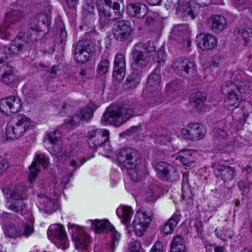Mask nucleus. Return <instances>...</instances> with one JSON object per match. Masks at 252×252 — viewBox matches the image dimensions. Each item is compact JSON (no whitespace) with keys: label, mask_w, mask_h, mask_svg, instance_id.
Returning <instances> with one entry per match:
<instances>
[{"label":"nucleus","mask_w":252,"mask_h":252,"mask_svg":"<svg viewBox=\"0 0 252 252\" xmlns=\"http://www.w3.org/2000/svg\"><path fill=\"white\" fill-rule=\"evenodd\" d=\"M121 212L123 217L122 222L126 224L127 223L133 213L132 208L129 206H122L117 210V213L119 216L120 212Z\"/></svg>","instance_id":"c9c22d12"},{"label":"nucleus","mask_w":252,"mask_h":252,"mask_svg":"<svg viewBox=\"0 0 252 252\" xmlns=\"http://www.w3.org/2000/svg\"><path fill=\"white\" fill-rule=\"evenodd\" d=\"M141 72H133L126 79L125 86L126 89H134L140 83Z\"/></svg>","instance_id":"72a5a7b5"},{"label":"nucleus","mask_w":252,"mask_h":252,"mask_svg":"<svg viewBox=\"0 0 252 252\" xmlns=\"http://www.w3.org/2000/svg\"><path fill=\"white\" fill-rule=\"evenodd\" d=\"M196 41L198 47L202 50H212L216 46L217 43L215 36L210 33L198 34Z\"/></svg>","instance_id":"4be33fe9"},{"label":"nucleus","mask_w":252,"mask_h":252,"mask_svg":"<svg viewBox=\"0 0 252 252\" xmlns=\"http://www.w3.org/2000/svg\"><path fill=\"white\" fill-rule=\"evenodd\" d=\"M155 142L160 145H165L171 141V137L166 132L163 131L161 134L159 133L154 138Z\"/></svg>","instance_id":"3c124183"},{"label":"nucleus","mask_w":252,"mask_h":252,"mask_svg":"<svg viewBox=\"0 0 252 252\" xmlns=\"http://www.w3.org/2000/svg\"><path fill=\"white\" fill-rule=\"evenodd\" d=\"M150 252H164L163 245L160 242L157 241L152 246Z\"/></svg>","instance_id":"052dcab7"},{"label":"nucleus","mask_w":252,"mask_h":252,"mask_svg":"<svg viewBox=\"0 0 252 252\" xmlns=\"http://www.w3.org/2000/svg\"><path fill=\"white\" fill-rule=\"evenodd\" d=\"M134 31L130 21L121 20L114 24L113 34L117 40L123 42L130 39Z\"/></svg>","instance_id":"6e6552de"},{"label":"nucleus","mask_w":252,"mask_h":252,"mask_svg":"<svg viewBox=\"0 0 252 252\" xmlns=\"http://www.w3.org/2000/svg\"><path fill=\"white\" fill-rule=\"evenodd\" d=\"M191 153L189 151L180 152L178 155L176 157V159L179 160L180 162L185 166H190L193 162L190 161V158Z\"/></svg>","instance_id":"e433bc0d"},{"label":"nucleus","mask_w":252,"mask_h":252,"mask_svg":"<svg viewBox=\"0 0 252 252\" xmlns=\"http://www.w3.org/2000/svg\"><path fill=\"white\" fill-rule=\"evenodd\" d=\"M60 133L58 130H55L53 132L49 133L46 138V140H48L51 144L53 145V148L55 149V152L57 154H59L60 152L61 148L58 144L60 141Z\"/></svg>","instance_id":"f704fd0d"},{"label":"nucleus","mask_w":252,"mask_h":252,"mask_svg":"<svg viewBox=\"0 0 252 252\" xmlns=\"http://www.w3.org/2000/svg\"><path fill=\"white\" fill-rule=\"evenodd\" d=\"M92 224L97 233L108 232L110 233L111 242L110 245V252H114L116 245L118 244L120 234L116 231L114 227L108 220H91Z\"/></svg>","instance_id":"423d86ee"},{"label":"nucleus","mask_w":252,"mask_h":252,"mask_svg":"<svg viewBox=\"0 0 252 252\" xmlns=\"http://www.w3.org/2000/svg\"><path fill=\"white\" fill-rule=\"evenodd\" d=\"M16 123L13 119L7 125L6 136L7 140H14L16 139L15 127Z\"/></svg>","instance_id":"79ce46f5"},{"label":"nucleus","mask_w":252,"mask_h":252,"mask_svg":"<svg viewBox=\"0 0 252 252\" xmlns=\"http://www.w3.org/2000/svg\"><path fill=\"white\" fill-rule=\"evenodd\" d=\"M182 80L175 79L171 81L166 86V90L169 94L177 92L182 87Z\"/></svg>","instance_id":"a18cd8bd"},{"label":"nucleus","mask_w":252,"mask_h":252,"mask_svg":"<svg viewBox=\"0 0 252 252\" xmlns=\"http://www.w3.org/2000/svg\"><path fill=\"white\" fill-rule=\"evenodd\" d=\"M16 50V42L13 40L12 43L7 48L0 49V64L4 62L6 59L14 58Z\"/></svg>","instance_id":"c85d7f7f"},{"label":"nucleus","mask_w":252,"mask_h":252,"mask_svg":"<svg viewBox=\"0 0 252 252\" xmlns=\"http://www.w3.org/2000/svg\"><path fill=\"white\" fill-rule=\"evenodd\" d=\"M67 7L70 9H75L78 3V0H65Z\"/></svg>","instance_id":"e2e57ef3"},{"label":"nucleus","mask_w":252,"mask_h":252,"mask_svg":"<svg viewBox=\"0 0 252 252\" xmlns=\"http://www.w3.org/2000/svg\"><path fill=\"white\" fill-rule=\"evenodd\" d=\"M15 101V96H10L0 100V111L3 113L12 116L15 113L13 104Z\"/></svg>","instance_id":"bb28decb"},{"label":"nucleus","mask_w":252,"mask_h":252,"mask_svg":"<svg viewBox=\"0 0 252 252\" xmlns=\"http://www.w3.org/2000/svg\"><path fill=\"white\" fill-rule=\"evenodd\" d=\"M95 41L89 40H81L74 47V58L80 63H84L93 57L96 52L97 47Z\"/></svg>","instance_id":"20e7f679"},{"label":"nucleus","mask_w":252,"mask_h":252,"mask_svg":"<svg viewBox=\"0 0 252 252\" xmlns=\"http://www.w3.org/2000/svg\"><path fill=\"white\" fill-rule=\"evenodd\" d=\"M68 228L76 249L83 250L85 252H86L87 247L89 242V236L84 232L82 228L74 224H69Z\"/></svg>","instance_id":"9b49d317"},{"label":"nucleus","mask_w":252,"mask_h":252,"mask_svg":"<svg viewBox=\"0 0 252 252\" xmlns=\"http://www.w3.org/2000/svg\"><path fill=\"white\" fill-rule=\"evenodd\" d=\"M182 190V197L183 199H185L186 198L188 197V195L191 193L188 175L186 173H183Z\"/></svg>","instance_id":"58836bf2"},{"label":"nucleus","mask_w":252,"mask_h":252,"mask_svg":"<svg viewBox=\"0 0 252 252\" xmlns=\"http://www.w3.org/2000/svg\"><path fill=\"white\" fill-rule=\"evenodd\" d=\"M2 190L7 200V207L14 210L16 208V185L7 186Z\"/></svg>","instance_id":"a878e982"},{"label":"nucleus","mask_w":252,"mask_h":252,"mask_svg":"<svg viewBox=\"0 0 252 252\" xmlns=\"http://www.w3.org/2000/svg\"><path fill=\"white\" fill-rule=\"evenodd\" d=\"M134 115L133 110L127 105L110 107L103 114L102 123L119 126Z\"/></svg>","instance_id":"7ed1b4c3"},{"label":"nucleus","mask_w":252,"mask_h":252,"mask_svg":"<svg viewBox=\"0 0 252 252\" xmlns=\"http://www.w3.org/2000/svg\"><path fill=\"white\" fill-rule=\"evenodd\" d=\"M157 174L162 180L173 181L178 178L177 171L166 162H160L156 165Z\"/></svg>","instance_id":"dca6fc26"},{"label":"nucleus","mask_w":252,"mask_h":252,"mask_svg":"<svg viewBox=\"0 0 252 252\" xmlns=\"http://www.w3.org/2000/svg\"><path fill=\"white\" fill-rule=\"evenodd\" d=\"M94 8V4L91 3L90 4H86L83 7V9L89 13H92Z\"/></svg>","instance_id":"338daca9"},{"label":"nucleus","mask_w":252,"mask_h":252,"mask_svg":"<svg viewBox=\"0 0 252 252\" xmlns=\"http://www.w3.org/2000/svg\"><path fill=\"white\" fill-rule=\"evenodd\" d=\"M109 134V132L106 129H98L88 131L86 139L89 147L96 150L108 141Z\"/></svg>","instance_id":"1a4fd4ad"},{"label":"nucleus","mask_w":252,"mask_h":252,"mask_svg":"<svg viewBox=\"0 0 252 252\" xmlns=\"http://www.w3.org/2000/svg\"><path fill=\"white\" fill-rule=\"evenodd\" d=\"M110 64V61L104 59L101 60L98 63L97 67V72L100 75H103L106 74L109 70Z\"/></svg>","instance_id":"de8ad7c7"},{"label":"nucleus","mask_w":252,"mask_h":252,"mask_svg":"<svg viewBox=\"0 0 252 252\" xmlns=\"http://www.w3.org/2000/svg\"><path fill=\"white\" fill-rule=\"evenodd\" d=\"M99 22L102 26L108 23L109 21L119 19L122 15L120 4L114 0H97Z\"/></svg>","instance_id":"f03ea898"},{"label":"nucleus","mask_w":252,"mask_h":252,"mask_svg":"<svg viewBox=\"0 0 252 252\" xmlns=\"http://www.w3.org/2000/svg\"><path fill=\"white\" fill-rule=\"evenodd\" d=\"M117 160L122 168L134 169L140 162V154L132 148H123L118 153Z\"/></svg>","instance_id":"39448f33"},{"label":"nucleus","mask_w":252,"mask_h":252,"mask_svg":"<svg viewBox=\"0 0 252 252\" xmlns=\"http://www.w3.org/2000/svg\"><path fill=\"white\" fill-rule=\"evenodd\" d=\"M218 229H216L215 233L217 235L218 237H220L221 239L223 241H227L229 239H231L232 237V232L230 230H223V234L219 235Z\"/></svg>","instance_id":"6e6d98bb"},{"label":"nucleus","mask_w":252,"mask_h":252,"mask_svg":"<svg viewBox=\"0 0 252 252\" xmlns=\"http://www.w3.org/2000/svg\"><path fill=\"white\" fill-rule=\"evenodd\" d=\"M136 167L134 169H130L131 171L129 173L132 179L134 181H137L140 180L142 178V172L136 170Z\"/></svg>","instance_id":"4d7b16f0"},{"label":"nucleus","mask_w":252,"mask_h":252,"mask_svg":"<svg viewBox=\"0 0 252 252\" xmlns=\"http://www.w3.org/2000/svg\"><path fill=\"white\" fill-rule=\"evenodd\" d=\"M234 83L227 82L223 86L222 91L228 95L224 101V106L228 110L237 108L241 101V94H250L252 91V84L248 81V77L241 70H237L232 75Z\"/></svg>","instance_id":"f257e3e1"},{"label":"nucleus","mask_w":252,"mask_h":252,"mask_svg":"<svg viewBox=\"0 0 252 252\" xmlns=\"http://www.w3.org/2000/svg\"><path fill=\"white\" fill-rule=\"evenodd\" d=\"M156 56L153 57L155 62L158 63L157 66L161 68V66L164 65L165 61L166 60V56L164 51L162 49L158 50L157 53H154Z\"/></svg>","instance_id":"49530a36"},{"label":"nucleus","mask_w":252,"mask_h":252,"mask_svg":"<svg viewBox=\"0 0 252 252\" xmlns=\"http://www.w3.org/2000/svg\"><path fill=\"white\" fill-rule=\"evenodd\" d=\"M57 30L60 38V43L61 44L63 43L67 39V34L63 21H59L57 23Z\"/></svg>","instance_id":"37998d69"},{"label":"nucleus","mask_w":252,"mask_h":252,"mask_svg":"<svg viewBox=\"0 0 252 252\" xmlns=\"http://www.w3.org/2000/svg\"><path fill=\"white\" fill-rule=\"evenodd\" d=\"M8 167V162L3 158L0 157V170L6 169Z\"/></svg>","instance_id":"69168bd1"},{"label":"nucleus","mask_w":252,"mask_h":252,"mask_svg":"<svg viewBox=\"0 0 252 252\" xmlns=\"http://www.w3.org/2000/svg\"><path fill=\"white\" fill-rule=\"evenodd\" d=\"M39 200L40 207V208L43 210L45 213L50 214L55 211L57 208V205L54 200H52L46 196L39 195Z\"/></svg>","instance_id":"cd10ccee"},{"label":"nucleus","mask_w":252,"mask_h":252,"mask_svg":"<svg viewBox=\"0 0 252 252\" xmlns=\"http://www.w3.org/2000/svg\"><path fill=\"white\" fill-rule=\"evenodd\" d=\"M160 69L157 66L154 71L149 75L147 82V86L143 93L151 94L153 95L159 94L161 87Z\"/></svg>","instance_id":"ddd939ff"},{"label":"nucleus","mask_w":252,"mask_h":252,"mask_svg":"<svg viewBox=\"0 0 252 252\" xmlns=\"http://www.w3.org/2000/svg\"><path fill=\"white\" fill-rule=\"evenodd\" d=\"M126 63L124 55L117 54L115 58L113 77L114 79L120 82L122 81L125 76Z\"/></svg>","instance_id":"aec40b11"},{"label":"nucleus","mask_w":252,"mask_h":252,"mask_svg":"<svg viewBox=\"0 0 252 252\" xmlns=\"http://www.w3.org/2000/svg\"><path fill=\"white\" fill-rule=\"evenodd\" d=\"M76 151L73 146H68L65 148L64 152L58 156L59 160L61 162H65L69 158L74 156Z\"/></svg>","instance_id":"c03bdc74"},{"label":"nucleus","mask_w":252,"mask_h":252,"mask_svg":"<svg viewBox=\"0 0 252 252\" xmlns=\"http://www.w3.org/2000/svg\"><path fill=\"white\" fill-rule=\"evenodd\" d=\"M141 248V244L138 241H135L130 243L127 252H139Z\"/></svg>","instance_id":"13d9d810"},{"label":"nucleus","mask_w":252,"mask_h":252,"mask_svg":"<svg viewBox=\"0 0 252 252\" xmlns=\"http://www.w3.org/2000/svg\"><path fill=\"white\" fill-rule=\"evenodd\" d=\"M242 172L243 173L246 172L247 174H251L252 173V167L250 165H247V166L242 168Z\"/></svg>","instance_id":"774afa93"},{"label":"nucleus","mask_w":252,"mask_h":252,"mask_svg":"<svg viewBox=\"0 0 252 252\" xmlns=\"http://www.w3.org/2000/svg\"><path fill=\"white\" fill-rule=\"evenodd\" d=\"M30 25L32 30L36 32L42 33L44 36L49 30L50 25V18L46 14L41 13L31 19Z\"/></svg>","instance_id":"2eb2a0df"},{"label":"nucleus","mask_w":252,"mask_h":252,"mask_svg":"<svg viewBox=\"0 0 252 252\" xmlns=\"http://www.w3.org/2000/svg\"><path fill=\"white\" fill-rule=\"evenodd\" d=\"M180 220V216L178 215H173L171 218L165 223L161 231L166 235H169L173 232Z\"/></svg>","instance_id":"7c9ffc66"},{"label":"nucleus","mask_w":252,"mask_h":252,"mask_svg":"<svg viewBox=\"0 0 252 252\" xmlns=\"http://www.w3.org/2000/svg\"><path fill=\"white\" fill-rule=\"evenodd\" d=\"M172 66L175 72L179 75L183 72L191 76L196 72L195 62L188 58L179 57L174 59Z\"/></svg>","instance_id":"9d476101"},{"label":"nucleus","mask_w":252,"mask_h":252,"mask_svg":"<svg viewBox=\"0 0 252 252\" xmlns=\"http://www.w3.org/2000/svg\"><path fill=\"white\" fill-rule=\"evenodd\" d=\"M182 133L186 136V138L196 141L204 137L206 130L200 124L190 123L188 125L187 128L182 129Z\"/></svg>","instance_id":"f3484780"},{"label":"nucleus","mask_w":252,"mask_h":252,"mask_svg":"<svg viewBox=\"0 0 252 252\" xmlns=\"http://www.w3.org/2000/svg\"><path fill=\"white\" fill-rule=\"evenodd\" d=\"M177 248L180 250H185V241L183 237L180 235H177L174 237L171 246V249Z\"/></svg>","instance_id":"8fccbe9b"},{"label":"nucleus","mask_w":252,"mask_h":252,"mask_svg":"<svg viewBox=\"0 0 252 252\" xmlns=\"http://www.w3.org/2000/svg\"><path fill=\"white\" fill-rule=\"evenodd\" d=\"M208 24L213 32L218 33L226 28L227 21L222 15H214L208 20Z\"/></svg>","instance_id":"393cba45"},{"label":"nucleus","mask_w":252,"mask_h":252,"mask_svg":"<svg viewBox=\"0 0 252 252\" xmlns=\"http://www.w3.org/2000/svg\"><path fill=\"white\" fill-rule=\"evenodd\" d=\"M17 133L19 132L18 136L20 137L28 129L30 122L28 118L23 115L17 116Z\"/></svg>","instance_id":"2f4dec72"},{"label":"nucleus","mask_w":252,"mask_h":252,"mask_svg":"<svg viewBox=\"0 0 252 252\" xmlns=\"http://www.w3.org/2000/svg\"><path fill=\"white\" fill-rule=\"evenodd\" d=\"M238 33L244 40L246 45L249 43L252 44V29L240 28L238 30Z\"/></svg>","instance_id":"4c0bfd02"},{"label":"nucleus","mask_w":252,"mask_h":252,"mask_svg":"<svg viewBox=\"0 0 252 252\" xmlns=\"http://www.w3.org/2000/svg\"><path fill=\"white\" fill-rule=\"evenodd\" d=\"M142 47L143 44L137 43L132 51L133 61L131 68L134 71L141 72L149 62L150 55L144 52L142 49Z\"/></svg>","instance_id":"0eeeda50"},{"label":"nucleus","mask_w":252,"mask_h":252,"mask_svg":"<svg viewBox=\"0 0 252 252\" xmlns=\"http://www.w3.org/2000/svg\"><path fill=\"white\" fill-rule=\"evenodd\" d=\"M191 5L190 2L185 1L184 0H178V2L174 4L177 13L184 20H193L195 18Z\"/></svg>","instance_id":"412c9836"},{"label":"nucleus","mask_w":252,"mask_h":252,"mask_svg":"<svg viewBox=\"0 0 252 252\" xmlns=\"http://www.w3.org/2000/svg\"><path fill=\"white\" fill-rule=\"evenodd\" d=\"M48 237L53 236L56 238L55 244L58 248L65 250L69 246L68 240L64 231V227L61 224L51 225L48 232Z\"/></svg>","instance_id":"f8f14e48"},{"label":"nucleus","mask_w":252,"mask_h":252,"mask_svg":"<svg viewBox=\"0 0 252 252\" xmlns=\"http://www.w3.org/2000/svg\"><path fill=\"white\" fill-rule=\"evenodd\" d=\"M40 164L44 168L48 166V161L43 154L37 155L35 161L29 167V173L28 178L30 183H32L35 180L38 174L40 172Z\"/></svg>","instance_id":"6ab92c4d"},{"label":"nucleus","mask_w":252,"mask_h":252,"mask_svg":"<svg viewBox=\"0 0 252 252\" xmlns=\"http://www.w3.org/2000/svg\"><path fill=\"white\" fill-rule=\"evenodd\" d=\"M93 111L89 107H86L80 109L79 112L73 116L66 123L67 126H76L80 121H88L93 116Z\"/></svg>","instance_id":"5701e85b"},{"label":"nucleus","mask_w":252,"mask_h":252,"mask_svg":"<svg viewBox=\"0 0 252 252\" xmlns=\"http://www.w3.org/2000/svg\"><path fill=\"white\" fill-rule=\"evenodd\" d=\"M142 49L145 53H148L151 57L153 56V54L155 53L156 47L153 42L148 41L144 45L143 44Z\"/></svg>","instance_id":"864d4df0"},{"label":"nucleus","mask_w":252,"mask_h":252,"mask_svg":"<svg viewBox=\"0 0 252 252\" xmlns=\"http://www.w3.org/2000/svg\"><path fill=\"white\" fill-rule=\"evenodd\" d=\"M214 135L218 139H222L226 137L227 133L222 129L214 128L213 129Z\"/></svg>","instance_id":"bf43d9fd"},{"label":"nucleus","mask_w":252,"mask_h":252,"mask_svg":"<svg viewBox=\"0 0 252 252\" xmlns=\"http://www.w3.org/2000/svg\"><path fill=\"white\" fill-rule=\"evenodd\" d=\"M213 167L216 176L225 182L231 181L236 176V170L232 167L224 164H216L213 165Z\"/></svg>","instance_id":"a211bd4d"},{"label":"nucleus","mask_w":252,"mask_h":252,"mask_svg":"<svg viewBox=\"0 0 252 252\" xmlns=\"http://www.w3.org/2000/svg\"><path fill=\"white\" fill-rule=\"evenodd\" d=\"M196 3L201 7H205L212 3H215L214 0H196Z\"/></svg>","instance_id":"680f3d73"},{"label":"nucleus","mask_w":252,"mask_h":252,"mask_svg":"<svg viewBox=\"0 0 252 252\" xmlns=\"http://www.w3.org/2000/svg\"><path fill=\"white\" fill-rule=\"evenodd\" d=\"M207 94L202 92H197L193 94L190 100L196 105H199L203 103L206 100Z\"/></svg>","instance_id":"09e8293b"},{"label":"nucleus","mask_w":252,"mask_h":252,"mask_svg":"<svg viewBox=\"0 0 252 252\" xmlns=\"http://www.w3.org/2000/svg\"><path fill=\"white\" fill-rule=\"evenodd\" d=\"M27 197V188L23 184L17 186V200H24Z\"/></svg>","instance_id":"603ef678"},{"label":"nucleus","mask_w":252,"mask_h":252,"mask_svg":"<svg viewBox=\"0 0 252 252\" xmlns=\"http://www.w3.org/2000/svg\"><path fill=\"white\" fill-rule=\"evenodd\" d=\"M39 96V95L34 92H30L27 94V99L29 101L32 102L33 100L36 99Z\"/></svg>","instance_id":"0e129e2a"},{"label":"nucleus","mask_w":252,"mask_h":252,"mask_svg":"<svg viewBox=\"0 0 252 252\" xmlns=\"http://www.w3.org/2000/svg\"><path fill=\"white\" fill-rule=\"evenodd\" d=\"M151 215L146 212H138L133 221V228L138 236H141L145 232L151 221Z\"/></svg>","instance_id":"4468645a"},{"label":"nucleus","mask_w":252,"mask_h":252,"mask_svg":"<svg viewBox=\"0 0 252 252\" xmlns=\"http://www.w3.org/2000/svg\"><path fill=\"white\" fill-rule=\"evenodd\" d=\"M34 232L32 221V220H30V221L26 220V221L23 222L20 229L18 231H17V237H25L27 238Z\"/></svg>","instance_id":"c756f323"},{"label":"nucleus","mask_w":252,"mask_h":252,"mask_svg":"<svg viewBox=\"0 0 252 252\" xmlns=\"http://www.w3.org/2000/svg\"><path fill=\"white\" fill-rule=\"evenodd\" d=\"M15 10H11L5 15L4 20V27L6 29H13L15 27V22L16 20V14Z\"/></svg>","instance_id":"a19ab883"},{"label":"nucleus","mask_w":252,"mask_h":252,"mask_svg":"<svg viewBox=\"0 0 252 252\" xmlns=\"http://www.w3.org/2000/svg\"><path fill=\"white\" fill-rule=\"evenodd\" d=\"M160 192L161 189L159 186L156 185H150L146 192L147 201H155L159 197Z\"/></svg>","instance_id":"473e14b6"},{"label":"nucleus","mask_w":252,"mask_h":252,"mask_svg":"<svg viewBox=\"0 0 252 252\" xmlns=\"http://www.w3.org/2000/svg\"><path fill=\"white\" fill-rule=\"evenodd\" d=\"M5 235L10 238H15L16 237V227L14 224H9L5 228Z\"/></svg>","instance_id":"5fc2aeb1"},{"label":"nucleus","mask_w":252,"mask_h":252,"mask_svg":"<svg viewBox=\"0 0 252 252\" xmlns=\"http://www.w3.org/2000/svg\"><path fill=\"white\" fill-rule=\"evenodd\" d=\"M127 14L138 19L143 18L148 12V8L146 5L141 3H131L126 7Z\"/></svg>","instance_id":"b1692460"},{"label":"nucleus","mask_w":252,"mask_h":252,"mask_svg":"<svg viewBox=\"0 0 252 252\" xmlns=\"http://www.w3.org/2000/svg\"><path fill=\"white\" fill-rule=\"evenodd\" d=\"M16 76L11 70H7L2 75L0 81L11 87L14 86Z\"/></svg>","instance_id":"ea45409f"}]
</instances>
